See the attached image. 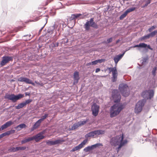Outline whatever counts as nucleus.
Instances as JSON below:
<instances>
[{
  "label": "nucleus",
  "mask_w": 157,
  "mask_h": 157,
  "mask_svg": "<svg viewBox=\"0 0 157 157\" xmlns=\"http://www.w3.org/2000/svg\"><path fill=\"white\" fill-rule=\"evenodd\" d=\"M123 139V135L122 134L121 135H120L113 137L110 139V143L111 145L114 147L118 146L117 148L116 149L117 153L121 148L127 143V140H124Z\"/></svg>",
  "instance_id": "f257e3e1"
},
{
  "label": "nucleus",
  "mask_w": 157,
  "mask_h": 157,
  "mask_svg": "<svg viewBox=\"0 0 157 157\" xmlns=\"http://www.w3.org/2000/svg\"><path fill=\"white\" fill-rule=\"evenodd\" d=\"M124 108L123 105L115 104L111 106L109 109L110 117L113 118L118 115Z\"/></svg>",
  "instance_id": "f03ea898"
},
{
  "label": "nucleus",
  "mask_w": 157,
  "mask_h": 157,
  "mask_svg": "<svg viewBox=\"0 0 157 157\" xmlns=\"http://www.w3.org/2000/svg\"><path fill=\"white\" fill-rule=\"evenodd\" d=\"M119 90L123 96L127 97L129 95V89L128 86L126 84H120L119 86Z\"/></svg>",
  "instance_id": "7ed1b4c3"
},
{
  "label": "nucleus",
  "mask_w": 157,
  "mask_h": 157,
  "mask_svg": "<svg viewBox=\"0 0 157 157\" xmlns=\"http://www.w3.org/2000/svg\"><path fill=\"white\" fill-rule=\"evenodd\" d=\"M90 26L95 29H97L98 26L97 24L94 21V18H91L89 21L87 20L84 25V27L86 30L88 31L90 29Z\"/></svg>",
  "instance_id": "20e7f679"
},
{
  "label": "nucleus",
  "mask_w": 157,
  "mask_h": 157,
  "mask_svg": "<svg viewBox=\"0 0 157 157\" xmlns=\"http://www.w3.org/2000/svg\"><path fill=\"white\" fill-rule=\"evenodd\" d=\"M23 97L24 95L21 94H19L17 95H15L13 94H12L11 95L9 94L6 95L4 98L5 99L11 100L13 102H15L17 100L22 98Z\"/></svg>",
  "instance_id": "39448f33"
},
{
  "label": "nucleus",
  "mask_w": 157,
  "mask_h": 157,
  "mask_svg": "<svg viewBox=\"0 0 157 157\" xmlns=\"http://www.w3.org/2000/svg\"><path fill=\"white\" fill-rule=\"evenodd\" d=\"M146 101V100L143 99L137 102L134 108V112L136 113H138L141 111L142 108L144 106Z\"/></svg>",
  "instance_id": "423d86ee"
},
{
  "label": "nucleus",
  "mask_w": 157,
  "mask_h": 157,
  "mask_svg": "<svg viewBox=\"0 0 157 157\" xmlns=\"http://www.w3.org/2000/svg\"><path fill=\"white\" fill-rule=\"evenodd\" d=\"M112 97L114 102H118L120 101L121 96L117 90L115 89L113 90Z\"/></svg>",
  "instance_id": "0eeeda50"
},
{
  "label": "nucleus",
  "mask_w": 157,
  "mask_h": 157,
  "mask_svg": "<svg viewBox=\"0 0 157 157\" xmlns=\"http://www.w3.org/2000/svg\"><path fill=\"white\" fill-rule=\"evenodd\" d=\"M154 92L152 90H146L142 92V96L147 99H151L154 96Z\"/></svg>",
  "instance_id": "6e6552de"
},
{
  "label": "nucleus",
  "mask_w": 157,
  "mask_h": 157,
  "mask_svg": "<svg viewBox=\"0 0 157 157\" xmlns=\"http://www.w3.org/2000/svg\"><path fill=\"white\" fill-rule=\"evenodd\" d=\"M99 106L96 103L93 104L91 107L92 114L94 116L98 115L99 111Z\"/></svg>",
  "instance_id": "1a4fd4ad"
},
{
  "label": "nucleus",
  "mask_w": 157,
  "mask_h": 157,
  "mask_svg": "<svg viewBox=\"0 0 157 157\" xmlns=\"http://www.w3.org/2000/svg\"><path fill=\"white\" fill-rule=\"evenodd\" d=\"M18 81L21 82H24L27 84H31L34 86L35 84L29 79L26 77H20L18 79Z\"/></svg>",
  "instance_id": "9d476101"
},
{
  "label": "nucleus",
  "mask_w": 157,
  "mask_h": 157,
  "mask_svg": "<svg viewBox=\"0 0 157 157\" xmlns=\"http://www.w3.org/2000/svg\"><path fill=\"white\" fill-rule=\"evenodd\" d=\"M13 58L11 57L4 56L2 58V60L0 63V65L3 66L7 63L9 61L12 60Z\"/></svg>",
  "instance_id": "9b49d317"
},
{
  "label": "nucleus",
  "mask_w": 157,
  "mask_h": 157,
  "mask_svg": "<svg viewBox=\"0 0 157 157\" xmlns=\"http://www.w3.org/2000/svg\"><path fill=\"white\" fill-rule=\"evenodd\" d=\"M44 132H41L36 135L33 136V140H35L36 142H38L40 140L44 138V136L42 135L44 133Z\"/></svg>",
  "instance_id": "f8f14e48"
},
{
  "label": "nucleus",
  "mask_w": 157,
  "mask_h": 157,
  "mask_svg": "<svg viewBox=\"0 0 157 157\" xmlns=\"http://www.w3.org/2000/svg\"><path fill=\"white\" fill-rule=\"evenodd\" d=\"M87 140H84L81 144L77 146H76L72 148L71 150V151L73 152L77 150H78L83 147V146L87 142Z\"/></svg>",
  "instance_id": "ddd939ff"
},
{
  "label": "nucleus",
  "mask_w": 157,
  "mask_h": 157,
  "mask_svg": "<svg viewBox=\"0 0 157 157\" xmlns=\"http://www.w3.org/2000/svg\"><path fill=\"white\" fill-rule=\"evenodd\" d=\"M64 141V140H58L54 141L48 140L46 141V143L48 145H52L60 144Z\"/></svg>",
  "instance_id": "4468645a"
},
{
  "label": "nucleus",
  "mask_w": 157,
  "mask_h": 157,
  "mask_svg": "<svg viewBox=\"0 0 157 157\" xmlns=\"http://www.w3.org/2000/svg\"><path fill=\"white\" fill-rule=\"evenodd\" d=\"M125 52V51L122 54L117 55L114 57L113 60L116 65L117 64L118 61L122 58Z\"/></svg>",
  "instance_id": "2eb2a0df"
},
{
  "label": "nucleus",
  "mask_w": 157,
  "mask_h": 157,
  "mask_svg": "<svg viewBox=\"0 0 157 157\" xmlns=\"http://www.w3.org/2000/svg\"><path fill=\"white\" fill-rule=\"evenodd\" d=\"M95 136H98L97 130L90 132L86 134L85 136L86 138H88L90 137H94Z\"/></svg>",
  "instance_id": "dca6fc26"
},
{
  "label": "nucleus",
  "mask_w": 157,
  "mask_h": 157,
  "mask_svg": "<svg viewBox=\"0 0 157 157\" xmlns=\"http://www.w3.org/2000/svg\"><path fill=\"white\" fill-rule=\"evenodd\" d=\"M74 81L73 84L75 85L78 83L79 79L78 73L77 71L75 72L74 74Z\"/></svg>",
  "instance_id": "f3484780"
},
{
  "label": "nucleus",
  "mask_w": 157,
  "mask_h": 157,
  "mask_svg": "<svg viewBox=\"0 0 157 157\" xmlns=\"http://www.w3.org/2000/svg\"><path fill=\"white\" fill-rule=\"evenodd\" d=\"M13 124V122L11 121H7L1 126L2 130H3L7 128Z\"/></svg>",
  "instance_id": "a211bd4d"
},
{
  "label": "nucleus",
  "mask_w": 157,
  "mask_h": 157,
  "mask_svg": "<svg viewBox=\"0 0 157 157\" xmlns=\"http://www.w3.org/2000/svg\"><path fill=\"white\" fill-rule=\"evenodd\" d=\"M27 126L25 124H21L17 126L15 128L17 129V131H19L23 128H25Z\"/></svg>",
  "instance_id": "6ab92c4d"
},
{
  "label": "nucleus",
  "mask_w": 157,
  "mask_h": 157,
  "mask_svg": "<svg viewBox=\"0 0 157 157\" xmlns=\"http://www.w3.org/2000/svg\"><path fill=\"white\" fill-rule=\"evenodd\" d=\"M41 122L39 120H38L33 125L32 128L31 129V130L33 131L34 129H36L40 125Z\"/></svg>",
  "instance_id": "aec40b11"
},
{
  "label": "nucleus",
  "mask_w": 157,
  "mask_h": 157,
  "mask_svg": "<svg viewBox=\"0 0 157 157\" xmlns=\"http://www.w3.org/2000/svg\"><path fill=\"white\" fill-rule=\"evenodd\" d=\"M55 29L57 30H59L60 29H61V26L60 25L59 22H56L55 23V25H53Z\"/></svg>",
  "instance_id": "412c9836"
},
{
  "label": "nucleus",
  "mask_w": 157,
  "mask_h": 157,
  "mask_svg": "<svg viewBox=\"0 0 157 157\" xmlns=\"http://www.w3.org/2000/svg\"><path fill=\"white\" fill-rule=\"evenodd\" d=\"M147 46V44L144 43H141L139 44L135 45L133 47H140L141 48H146V47Z\"/></svg>",
  "instance_id": "4be33fe9"
},
{
  "label": "nucleus",
  "mask_w": 157,
  "mask_h": 157,
  "mask_svg": "<svg viewBox=\"0 0 157 157\" xmlns=\"http://www.w3.org/2000/svg\"><path fill=\"white\" fill-rule=\"evenodd\" d=\"M33 140V137H29L27 139H25L22 140L21 141V143L22 144H23L24 143L28 142L30 141H32Z\"/></svg>",
  "instance_id": "5701e85b"
},
{
  "label": "nucleus",
  "mask_w": 157,
  "mask_h": 157,
  "mask_svg": "<svg viewBox=\"0 0 157 157\" xmlns=\"http://www.w3.org/2000/svg\"><path fill=\"white\" fill-rule=\"evenodd\" d=\"M25 106L24 102H23L19 104L17 106H16L15 107L16 109H19L23 108Z\"/></svg>",
  "instance_id": "b1692460"
},
{
  "label": "nucleus",
  "mask_w": 157,
  "mask_h": 157,
  "mask_svg": "<svg viewBox=\"0 0 157 157\" xmlns=\"http://www.w3.org/2000/svg\"><path fill=\"white\" fill-rule=\"evenodd\" d=\"M112 81L113 82H115L117 78V73H114L112 74Z\"/></svg>",
  "instance_id": "393cba45"
},
{
  "label": "nucleus",
  "mask_w": 157,
  "mask_h": 157,
  "mask_svg": "<svg viewBox=\"0 0 157 157\" xmlns=\"http://www.w3.org/2000/svg\"><path fill=\"white\" fill-rule=\"evenodd\" d=\"M80 126L79 125V124H78V122H77L74 124L72 126H71L70 129L71 130L75 129L77 128L78 127Z\"/></svg>",
  "instance_id": "a878e982"
},
{
  "label": "nucleus",
  "mask_w": 157,
  "mask_h": 157,
  "mask_svg": "<svg viewBox=\"0 0 157 157\" xmlns=\"http://www.w3.org/2000/svg\"><path fill=\"white\" fill-rule=\"evenodd\" d=\"M108 69L109 71L110 72H112V74L114 73H117V71L116 69V68L115 67H109Z\"/></svg>",
  "instance_id": "bb28decb"
},
{
  "label": "nucleus",
  "mask_w": 157,
  "mask_h": 157,
  "mask_svg": "<svg viewBox=\"0 0 157 157\" xmlns=\"http://www.w3.org/2000/svg\"><path fill=\"white\" fill-rule=\"evenodd\" d=\"M54 29H55L53 26L50 27L48 29V33L50 34H52Z\"/></svg>",
  "instance_id": "cd10ccee"
},
{
  "label": "nucleus",
  "mask_w": 157,
  "mask_h": 157,
  "mask_svg": "<svg viewBox=\"0 0 157 157\" xmlns=\"http://www.w3.org/2000/svg\"><path fill=\"white\" fill-rule=\"evenodd\" d=\"M93 149H94V148L92 145L91 146H87V147H85L84 149L83 150L85 152H88L90 150H92Z\"/></svg>",
  "instance_id": "c85d7f7f"
},
{
  "label": "nucleus",
  "mask_w": 157,
  "mask_h": 157,
  "mask_svg": "<svg viewBox=\"0 0 157 157\" xmlns=\"http://www.w3.org/2000/svg\"><path fill=\"white\" fill-rule=\"evenodd\" d=\"M151 37L150 34H149L147 35H145L141 38L140 40H144L146 39H148Z\"/></svg>",
  "instance_id": "c756f323"
},
{
  "label": "nucleus",
  "mask_w": 157,
  "mask_h": 157,
  "mask_svg": "<svg viewBox=\"0 0 157 157\" xmlns=\"http://www.w3.org/2000/svg\"><path fill=\"white\" fill-rule=\"evenodd\" d=\"M136 9V8L135 7H133L131 8L128 9L126 10L125 12L127 14L128 13L134 11Z\"/></svg>",
  "instance_id": "7c9ffc66"
},
{
  "label": "nucleus",
  "mask_w": 157,
  "mask_h": 157,
  "mask_svg": "<svg viewBox=\"0 0 157 157\" xmlns=\"http://www.w3.org/2000/svg\"><path fill=\"white\" fill-rule=\"evenodd\" d=\"M98 136L100 135H103L105 134V130H102L101 129L97 130Z\"/></svg>",
  "instance_id": "2f4dec72"
},
{
  "label": "nucleus",
  "mask_w": 157,
  "mask_h": 157,
  "mask_svg": "<svg viewBox=\"0 0 157 157\" xmlns=\"http://www.w3.org/2000/svg\"><path fill=\"white\" fill-rule=\"evenodd\" d=\"M48 114H45L44 115L41 116V118L39 120L42 122L44 119H45L47 117H48Z\"/></svg>",
  "instance_id": "473e14b6"
},
{
  "label": "nucleus",
  "mask_w": 157,
  "mask_h": 157,
  "mask_svg": "<svg viewBox=\"0 0 157 157\" xmlns=\"http://www.w3.org/2000/svg\"><path fill=\"white\" fill-rule=\"evenodd\" d=\"M88 121V119H86V121H80L78 122V124H79V126L82 125L86 123Z\"/></svg>",
  "instance_id": "72a5a7b5"
},
{
  "label": "nucleus",
  "mask_w": 157,
  "mask_h": 157,
  "mask_svg": "<svg viewBox=\"0 0 157 157\" xmlns=\"http://www.w3.org/2000/svg\"><path fill=\"white\" fill-rule=\"evenodd\" d=\"M148 59V58L147 57H144L142 60V63L143 65L145 64L147 62V61Z\"/></svg>",
  "instance_id": "f704fd0d"
},
{
  "label": "nucleus",
  "mask_w": 157,
  "mask_h": 157,
  "mask_svg": "<svg viewBox=\"0 0 157 157\" xmlns=\"http://www.w3.org/2000/svg\"><path fill=\"white\" fill-rule=\"evenodd\" d=\"M15 131L14 130H11L10 131H8L6 132V136H8L11 134H13L14 133Z\"/></svg>",
  "instance_id": "c9c22d12"
},
{
  "label": "nucleus",
  "mask_w": 157,
  "mask_h": 157,
  "mask_svg": "<svg viewBox=\"0 0 157 157\" xmlns=\"http://www.w3.org/2000/svg\"><path fill=\"white\" fill-rule=\"evenodd\" d=\"M59 23H60V25L61 26V29L63 30V28H65L66 26V24L63 21L60 22Z\"/></svg>",
  "instance_id": "e433bc0d"
},
{
  "label": "nucleus",
  "mask_w": 157,
  "mask_h": 157,
  "mask_svg": "<svg viewBox=\"0 0 157 157\" xmlns=\"http://www.w3.org/2000/svg\"><path fill=\"white\" fill-rule=\"evenodd\" d=\"M59 46V43L58 42H57L56 44H55L54 43H52L49 46L50 47H52V48H54L55 47H57Z\"/></svg>",
  "instance_id": "4c0bfd02"
},
{
  "label": "nucleus",
  "mask_w": 157,
  "mask_h": 157,
  "mask_svg": "<svg viewBox=\"0 0 157 157\" xmlns=\"http://www.w3.org/2000/svg\"><path fill=\"white\" fill-rule=\"evenodd\" d=\"M157 67H155L153 68V69L151 71L152 74L154 76L155 75L156 71L157 70Z\"/></svg>",
  "instance_id": "58836bf2"
},
{
  "label": "nucleus",
  "mask_w": 157,
  "mask_h": 157,
  "mask_svg": "<svg viewBox=\"0 0 157 157\" xmlns=\"http://www.w3.org/2000/svg\"><path fill=\"white\" fill-rule=\"evenodd\" d=\"M92 146L94 149L99 146H102V145L101 144V143H97L95 144L92 145Z\"/></svg>",
  "instance_id": "ea45409f"
},
{
  "label": "nucleus",
  "mask_w": 157,
  "mask_h": 157,
  "mask_svg": "<svg viewBox=\"0 0 157 157\" xmlns=\"http://www.w3.org/2000/svg\"><path fill=\"white\" fill-rule=\"evenodd\" d=\"M157 27L156 26V25H153L150 28L148 29V30L149 32H151L153 30L155 29Z\"/></svg>",
  "instance_id": "a19ab883"
},
{
  "label": "nucleus",
  "mask_w": 157,
  "mask_h": 157,
  "mask_svg": "<svg viewBox=\"0 0 157 157\" xmlns=\"http://www.w3.org/2000/svg\"><path fill=\"white\" fill-rule=\"evenodd\" d=\"M127 14L125 12L124 13H123V14H122L119 17V18L120 20H122L127 15Z\"/></svg>",
  "instance_id": "79ce46f5"
},
{
  "label": "nucleus",
  "mask_w": 157,
  "mask_h": 157,
  "mask_svg": "<svg viewBox=\"0 0 157 157\" xmlns=\"http://www.w3.org/2000/svg\"><path fill=\"white\" fill-rule=\"evenodd\" d=\"M32 101V100L31 99H27L25 102H24V103L25 104V105L26 106L27 104H29L31 103Z\"/></svg>",
  "instance_id": "37998d69"
},
{
  "label": "nucleus",
  "mask_w": 157,
  "mask_h": 157,
  "mask_svg": "<svg viewBox=\"0 0 157 157\" xmlns=\"http://www.w3.org/2000/svg\"><path fill=\"white\" fill-rule=\"evenodd\" d=\"M8 151L10 152H14L16 151L15 147H11L10 148H9L8 149Z\"/></svg>",
  "instance_id": "c03bdc74"
},
{
  "label": "nucleus",
  "mask_w": 157,
  "mask_h": 157,
  "mask_svg": "<svg viewBox=\"0 0 157 157\" xmlns=\"http://www.w3.org/2000/svg\"><path fill=\"white\" fill-rule=\"evenodd\" d=\"M76 19L75 15L74 14H72L71 15V17L69 18L70 20H72L74 19Z\"/></svg>",
  "instance_id": "a18cd8bd"
},
{
  "label": "nucleus",
  "mask_w": 157,
  "mask_h": 157,
  "mask_svg": "<svg viewBox=\"0 0 157 157\" xmlns=\"http://www.w3.org/2000/svg\"><path fill=\"white\" fill-rule=\"evenodd\" d=\"M149 34H150V36H151V37H152L154 36L156 33L155 32V31H154L153 32H151Z\"/></svg>",
  "instance_id": "49530a36"
},
{
  "label": "nucleus",
  "mask_w": 157,
  "mask_h": 157,
  "mask_svg": "<svg viewBox=\"0 0 157 157\" xmlns=\"http://www.w3.org/2000/svg\"><path fill=\"white\" fill-rule=\"evenodd\" d=\"M30 36H31L30 35H24L23 36V37L24 38L26 36L27 37V39H25V40H30Z\"/></svg>",
  "instance_id": "de8ad7c7"
},
{
  "label": "nucleus",
  "mask_w": 157,
  "mask_h": 157,
  "mask_svg": "<svg viewBox=\"0 0 157 157\" xmlns=\"http://www.w3.org/2000/svg\"><path fill=\"white\" fill-rule=\"evenodd\" d=\"M105 59H99L97 60L98 63H101L102 62L105 61Z\"/></svg>",
  "instance_id": "09e8293b"
},
{
  "label": "nucleus",
  "mask_w": 157,
  "mask_h": 157,
  "mask_svg": "<svg viewBox=\"0 0 157 157\" xmlns=\"http://www.w3.org/2000/svg\"><path fill=\"white\" fill-rule=\"evenodd\" d=\"M40 16H39V17H36V18L35 19H34L33 20H32V21H37L38 20L40 19Z\"/></svg>",
  "instance_id": "8fccbe9b"
},
{
  "label": "nucleus",
  "mask_w": 157,
  "mask_h": 157,
  "mask_svg": "<svg viewBox=\"0 0 157 157\" xmlns=\"http://www.w3.org/2000/svg\"><path fill=\"white\" fill-rule=\"evenodd\" d=\"M113 38L112 37H110L107 40V41L108 43H110L112 41Z\"/></svg>",
  "instance_id": "3c124183"
},
{
  "label": "nucleus",
  "mask_w": 157,
  "mask_h": 157,
  "mask_svg": "<svg viewBox=\"0 0 157 157\" xmlns=\"http://www.w3.org/2000/svg\"><path fill=\"white\" fill-rule=\"evenodd\" d=\"M6 132L3 133L0 135V138H2L3 137L6 136Z\"/></svg>",
  "instance_id": "603ef678"
},
{
  "label": "nucleus",
  "mask_w": 157,
  "mask_h": 157,
  "mask_svg": "<svg viewBox=\"0 0 157 157\" xmlns=\"http://www.w3.org/2000/svg\"><path fill=\"white\" fill-rule=\"evenodd\" d=\"M74 14L75 15L76 19L82 15V14L80 13H76Z\"/></svg>",
  "instance_id": "864d4df0"
},
{
  "label": "nucleus",
  "mask_w": 157,
  "mask_h": 157,
  "mask_svg": "<svg viewBox=\"0 0 157 157\" xmlns=\"http://www.w3.org/2000/svg\"><path fill=\"white\" fill-rule=\"evenodd\" d=\"M92 65H96L98 63L97 60L92 62Z\"/></svg>",
  "instance_id": "5fc2aeb1"
},
{
  "label": "nucleus",
  "mask_w": 157,
  "mask_h": 157,
  "mask_svg": "<svg viewBox=\"0 0 157 157\" xmlns=\"http://www.w3.org/2000/svg\"><path fill=\"white\" fill-rule=\"evenodd\" d=\"M26 148V146L20 147V150H23L25 149Z\"/></svg>",
  "instance_id": "6e6d98bb"
},
{
  "label": "nucleus",
  "mask_w": 157,
  "mask_h": 157,
  "mask_svg": "<svg viewBox=\"0 0 157 157\" xmlns=\"http://www.w3.org/2000/svg\"><path fill=\"white\" fill-rule=\"evenodd\" d=\"M147 47L148 48L151 50H153V48L151 47L149 45L147 44V46L146 47V48Z\"/></svg>",
  "instance_id": "4d7b16f0"
},
{
  "label": "nucleus",
  "mask_w": 157,
  "mask_h": 157,
  "mask_svg": "<svg viewBox=\"0 0 157 157\" xmlns=\"http://www.w3.org/2000/svg\"><path fill=\"white\" fill-rule=\"evenodd\" d=\"M151 2V0H146L145 1V3L147 5H148L149 4H150Z\"/></svg>",
  "instance_id": "13d9d810"
},
{
  "label": "nucleus",
  "mask_w": 157,
  "mask_h": 157,
  "mask_svg": "<svg viewBox=\"0 0 157 157\" xmlns=\"http://www.w3.org/2000/svg\"><path fill=\"white\" fill-rule=\"evenodd\" d=\"M45 20H46V23L44 24V26H43V27H42L39 30V32H40L41 31V30H42V29H43V28L44 27V26L46 24V23H47V18H46V19H45Z\"/></svg>",
  "instance_id": "bf43d9fd"
},
{
  "label": "nucleus",
  "mask_w": 157,
  "mask_h": 157,
  "mask_svg": "<svg viewBox=\"0 0 157 157\" xmlns=\"http://www.w3.org/2000/svg\"><path fill=\"white\" fill-rule=\"evenodd\" d=\"M52 0H47L46 2L45 5H46L48 4L51 2Z\"/></svg>",
  "instance_id": "052dcab7"
},
{
  "label": "nucleus",
  "mask_w": 157,
  "mask_h": 157,
  "mask_svg": "<svg viewBox=\"0 0 157 157\" xmlns=\"http://www.w3.org/2000/svg\"><path fill=\"white\" fill-rule=\"evenodd\" d=\"M16 151L20 150V147H15Z\"/></svg>",
  "instance_id": "680f3d73"
},
{
  "label": "nucleus",
  "mask_w": 157,
  "mask_h": 157,
  "mask_svg": "<svg viewBox=\"0 0 157 157\" xmlns=\"http://www.w3.org/2000/svg\"><path fill=\"white\" fill-rule=\"evenodd\" d=\"M100 70V69L99 68H97L95 70V72L98 73L99 71Z\"/></svg>",
  "instance_id": "e2e57ef3"
},
{
  "label": "nucleus",
  "mask_w": 157,
  "mask_h": 157,
  "mask_svg": "<svg viewBox=\"0 0 157 157\" xmlns=\"http://www.w3.org/2000/svg\"><path fill=\"white\" fill-rule=\"evenodd\" d=\"M25 95L26 96H29L30 95V93L29 92H25Z\"/></svg>",
  "instance_id": "0e129e2a"
},
{
  "label": "nucleus",
  "mask_w": 157,
  "mask_h": 157,
  "mask_svg": "<svg viewBox=\"0 0 157 157\" xmlns=\"http://www.w3.org/2000/svg\"><path fill=\"white\" fill-rule=\"evenodd\" d=\"M35 13H36L38 14V15L40 14V11H36V12Z\"/></svg>",
  "instance_id": "69168bd1"
},
{
  "label": "nucleus",
  "mask_w": 157,
  "mask_h": 157,
  "mask_svg": "<svg viewBox=\"0 0 157 157\" xmlns=\"http://www.w3.org/2000/svg\"><path fill=\"white\" fill-rule=\"evenodd\" d=\"M148 5H147V4L146 3H145V4H144V6H143L142 7L143 8H144V7H145L146 6H147Z\"/></svg>",
  "instance_id": "338daca9"
},
{
  "label": "nucleus",
  "mask_w": 157,
  "mask_h": 157,
  "mask_svg": "<svg viewBox=\"0 0 157 157\" xmlns=\"http://www.w3.org/2000/svg\"><path fill=\"white\" fill-rule=\"evenodd\" d=\"M43 85H44L43 83L42 82L40 83L39 84V85L41 86H42Z\"/></svg>",
  "instance_id": "774afa93"
}]
</instances>
